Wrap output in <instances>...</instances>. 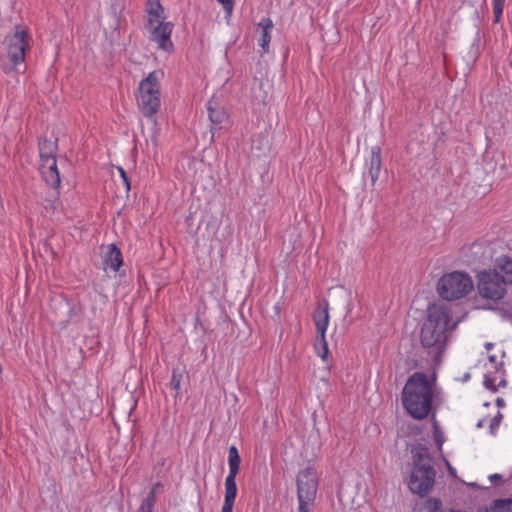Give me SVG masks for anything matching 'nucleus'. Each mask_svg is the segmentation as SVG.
<instances>
[{
    "label": "nucleus",
    "instance_id": "aec40b11",
    "mask_svg": "<svg viewBox=\"0 0 512 512\" xmlns=\"http://www.w3.org/2000/svg\"><path fill=\"white\" fill-rule=\"evenodd\" d=\"M486 512H512V500H510V499L496 500L486 510Z\"/></svg>",
    "mask_w": 512,
    "mask_h": 512
},
{
    "label": "nucleus",
    "instance_id": "412c9836",
    "mask_svg": "<svg viewBox=\"0 0 512 512\" xmlns=\"http://www.w3.org/2000/svg\"><path fill=\"white\" fill-rule=\"evenodd\" d=\"M314 349L318 357L324 361L327 360L329 349L326 337H318L314 344Z\"/></svg>",
    "mask_w": 512,
    "mask_h": 512
},
{
    "label": "nucleus",
    "instance_id": "a211bd4d",
    "mask_svg": "<svg viewBox=\"0 0 512 512\" xmlns=\"http://www.w3.org/2000/svg\"><path fill=\"white\" fill-rule=\"evenodd\" d=\"M57 145L54 141L48 139H41L39 141V156L40 162L46 158H56Z\"/></svg>",
    "mask_w": 512,
    "mask_h": 512
},
{
    "label": "nucleus",
    "instance_id": "f03ea898",
    "mask_svg": "<svg viewBox=\"0 0 512 512\" xmlns=\"http://www.w3.org/2000/svg\"><path fill=\"white\" fill-rule=\"evenodd\" d=\"M434 382L423 372H415L406 381L402 390L403 407L414 419H425L431 412L434 401Z\"/></svg>",
    "mask_w": 512,
    "mask_h": 512
},
{
    "label": "nucleus",
    "instance_id": "dca6fc26",
    "mask_svg": "<svg viewBox=\"0 0 512 512\" xmlns=\"http://www.w3.org/2000/svg\"><path fill=\"white\" fill-rule=\"evenodd\" d=\"M273 27V21L269 17L262 18L258 23V30L260 32L258 44L264 52H267L269 49Z\"/></svg>",
    "mask_w": 512,
    "mask_h": 512
},
{
    "label": "nucleus",
    "instance_id": "72a5a7b5",
    "mask_svg": "<svg viewBox=\"0 0 512 512\" xmlns=\"http://www.w3.org/2000/svg\"><path fill=\"white\" fill-rule=\"evenodd\" d=\"M2 372V365L0 364V373Z\"/></svg>",
    "mask_w": 512,
    "mask_h": 512
},
{
    "label": "nucleus",
    "instance_id": "2f4dec72",
    "mask_svg": "<svg viewBox=\"0 0 512 512\" xmlns=\"http://www.w3.org/2000/svg\"><path fill=\"white\" fill-rule=\"evenodd\" d=\"M491 478H492V479H497V478H500V475H498V474H494V475H492V476H491Z\"/></svg>",
    "mask_w": 512,
    "mask_h": 512
},
{
    "label": "nucleus",
    "instance_id": "c85d7f7f",
    "mask_svg": "<svg viewBox=\"0 0 512 512\" xmlns=\"http://www.w3.org/2000/svg\"><path fill=\"white\" fill-rule=\"evenodd\" d=\"M217 1L223 5L224 10L228 14H231V12L233 10V0H217Z\"/></svg>",
    "mask_w": 512,
    "mask_h": 512
},
{
    "label": "nucleus",
    "instance_id": "20e7f679",
    "mask_svg": "<svg viewBox=\"0 0 512 512\" xmlns=\"http://www.w3.org/2000/svg\"><path fill=\"white\" fill-rule=\"evenodd\" d=\"M137 107L148 119L152 120L161 106L159 72L152 71L139 83L136 93Z\"/></svg>",
    "mask_w": 512,
    "mask_h": 512
},
{
    "label": "nucleus",
    "instance_id": "393cba45",
    "mask_svg": "<svg viewBox=\"0 0 512 512\" xmlns=\"http://www.w3.org/2000/svg\"><path fill=\"white\" fill-rule=\"evenodd\" d=\"M433 436H434L435 442L438 444L439 447H441L444 440H443L442 432L440 431L436 421H434Z\"/></svg>",
    "mask_w": 512,
    "mask_h": 512
},
{
    "label": "nucleus",
    "instance_id": "bb28decb",
    "mask_svg": "<svg viewBox=\"0 0 512 512\" xmlns=\"http://www.w3.org/2000/svg\"><path fill=\"white\" fill-rule=\"evenodd\" d=\"M298 512H312L313 503H306L305 501H298Z\"/></svg>",
    "mask_w": 512,
    "mask_h": 512
},
{
    "label": "nucleus",
    "instance_id": "2eb2a0df",
    "mask_svg": "<svg viewBox=\"0 0 512 512\" xmlns=\"http://www.w3.org/2000/svg\"><path fill=\"white\" fill-rule=\"evenodd\" d=\"M237 496L236 477L227 476L225 479V497L222 506V512H233L235 499Z\"/></svg>",
    "mask_w": 512,
    "mask_h": 512
},
{
    "label": "nucleus",
    "instance_id": "5701e85b",
    "mask_svg": "<svg viewBox=\"0 0 512 512\" xmlns=\"http://www.w3.org/2000/svg\"><path fill=\"white\" fill-rule=\"evenodd\" d=\"M505 0H492L494 23H499L502 18Z\"/></svg>",
    "mask_w": 512,
    "mask_h": 512
},
{
    "label": "nucleus",
    "instance_id": "0eeeda50",
    "mask_svg": "<svg viewBox=\"0 0 512 512\" xmlns=\"http://www.w3.org/2000/svg\"><path fill=\"white\" fill-rule=\"evenodd\" d=\"M506 285L501 274L493 269L483 270L477 275V288L482 298L493 301L502 299L506 294Z\"/></svg>",
    "mask_w": 512,
    "mask_h": 512
},
{
    "label": "nucleus",
    "instance_id": "423d86ee",
    "mask_svg": "<svg viewBox=\"0 0 512 512\" xmlns=\"http://www.w3.org/2000/svg\"><path fill=\"white\" fill-rule=\"evenodd\" d=\"M473 289L471 277L461 271L444 274L438 281L437 292L445 300H457L465 297Z\"/></svg>",
    "mask_w": 512,
    "mask_h": 512
},
{
    "label": "nucleus",
    "instance_id": "b1692460",
    "mask_svg": "<svg viewBox=\"0 0 512 512\" xmlns=\"http://www.w3.org/2000/svg\"><path fill=\"white\" fill-rule=\"evenodd\" d=\"M162 487L160 482H157L153 485L147 496L142 500V502L155 506L156 504V494L158 489Z\"/></svg>",
    "mask_w": 512,
    "mask_h": 512
},
{
    "label": "nucleus",
    "instance_id": "f8f14e48",
    "mask_svg": "<svg viewBox=\"0 0 512 512\" xmlns=\"http://www.w3.org/2000/svg\"><path fill=\"white\" fill-rule=\"evenodd\" d=\"M103 269L108 272H117L123 265L122 253L114 244L108 245L102 255Z\"/></svg>",
    "mask_w": 512,
    "mask_h": 512
},
{
    "label": "nucleus",
    "instance_id": "4be33fe9",
    "mask_svg": "<svg viewBox=\"0 0 512 512\" xmlns=\"http://www.w3.org/2000/svg\"><path fill=\"white\" fill-rule=\"evenodd\" d=\"M420 512H442V503L435 498L428 499Z\"/></svg>",
    "mask_w": 512,
    "mask_h": 512
},
{
    "label": "nucleus",
    "instance_id": "f257e3e1",
    "mask_svg": "<svg viewBox=\"0 0 512 512\" xmlns=\"http://www.w3.org/2000/svg\"><path fill=\"white\" fill-rule=\"evenodd\" d=\"M457 326L452 322L451 307L445 303H433L427 307L425 319L421 325L419 339L424 348L435 349L438 353L445 350L446 342Z\"/></svg>",
    "mask_w": 512,
    "mask_h": 512
},
{
    "label": "nucleus",
    "instance_id": "7ed1b4c3",
    "mask_svg": "<svg viewBox=\"0 0 512 512\" xmlns=\"http://www.w3.org/2000/svg\"><path fill=\"white\" fill-rule=\"evenodd\" d=\"M436 471L432 459L425 447L412 449V462L409 467L406 483L409 490L420 497L430 493L435 484Z\"/></svg>",
    "mask_w": 512,
    "mask_h": 512
},
{
    "label": "nucleus",
    "instance_id": "c756f323",
    "mask_svg": "<svg viewBox=\"0 0 512 512\" xmlns=\"http://www.w3.org/2000/svg\"><path fill=\"white\" fill-rule=\"evenodd\" d=\"M154 507L153 505L141 502L137 512H154Z\"/></svg>",
    "mask_w": 512,
    "mask_h": 512
},
{
    "label": "nucleus",
    "instance_id": "6ab92c4d",
    "mask_svg": "<svg viewBox=\"0 0 512 512\" xmlns=\"http://www.w3.org/2000/svg\"><path fill=\"white\" fill-rule=\"evenodd\" d=\"M241 458L236 446H231L228 450L229 473L227 476L237 477L240 469Z\"/></svg>",
    "mask_w": 512,
    "mask_h": 512
},
{
    "label": "nucleus",
    "instance_id": "ddd939ff",
    "mask_svg": "<svg viewBox=\"0 0 512 512\" xmlns=\"http://www.w3.org/2000/svg\"><path fill=\"white\" fill-rule=\"evenodd\" d=\"M366 166L371 179V184L375 185L379 179L382 166L381 149L379 147H372L369 160L366 162Z\"/></svg>",
    "mask_w": 512,
    "mask_h": 512
},
{
    "label": "nucleus",
    "instance_id": "9b49d317",
    "mask_svg": "<svg viewBox=\"0 0 512 512\" xmlns=\"http://www.w3.org/2000/svg\"><path fill=\"white\" fill-rule=\"evenodd\" d=\"M40 172L44 181L52 188H58L60 185V174L57 167L56 158H46L40 162Z\"/></svg>",
    "mask_w": 512,
    "mask_h": 512
},
{
    "label": "nucleus",
    "instance_id": "4468645a",
    "mask_svg": "<svg viewBox=\"0 0 512 512\" xmlns=\"http://www.w3.org/2000/svg\"><path fill=\"white\" fill-rule=\"evenodd\" d=\"M313 320L317 329L318 337H326V331L329 326V304L324 302L319 306L313 315Z\"/></svg>",
    "mask_w": 512,
    "mask_h": 512
},
{
    "label": "nucleus",
    "instance_id": "a878e982",
    "mask_svg": "<svg viewBox=\"0 0 512 512\" xmlns=\"http://www.w3.org/2000/svg\"><path fill=\"white\" fill-rule=\"evenodd\" d=\"M118 171L120 173V176H121L122 182H123V184L125 186V189L128 192L130 190L131 186H130V181H129L128 177H127V174H126L125 170L122 167H118Z\"/></svg>",
    "mask_w": 512,
    "mask_h": 512
},
{
    "label": "nucleus",
    "instance_id": "1a4fd4ad",
    "mask_svg": "<svg viewBox=\"0 0 512 512\" xmlns=\"http://www.w3.org/2000/svg\"><path fill=\"white\" fill-rule=\"evenodd\" d=\"M297 498L298 501L314 503L318 488L317 472L314 468L308 467L297 475Z\"/></svg>",
    "mask_w": 512,
    "mask_h": 512
},
{
    "label": "nucleus",
    "instance_id": "473e14b6",
    "mask_svg": "<svg viewBox=\"0 0 512 512\" xmlns=\"http://www.w3.org/2000/svg\"><path fill=\"white\" fill-rule=\"evenodd\" d=\"M486 347H487V349H490L492 347V344L491 343H487Z\"/></svg>",
    "mask_w": 512,
    "mask_h": 512
},
{
    "label": "nucleus",
    "instance_id": "7c9ffc66",
    "mask_svg": "<svg viewBox=\"0 0 512 512\" xmlns=\"http://www.w3.org/2000/svg\"><path fill=\"white\" fill-rule=\"evenodd\" d=\"M172 383H173V386H174L175 389H179L180 388V381L179 380L175 381V376H173Z\"/></svg>",
    "mask_w": 512,
    "mask_h": 512
},
{
    "label": "nucleus",
    "instance_id": "f3484780",
    "mask_svg": "<svg viewBox=\"0 0 512 512\" xmlns=\"http://www.w3.org/2000/svg\"><path fill=\"white\" fill-rule=\"evenodd\" d=\"M493 270L502 274L501 277L506 284H512V258L506 255L497 257Z\"/></svg>",
    "mask_w": 512,
    "mask_h": 512
},
{
    "label": "nucleus",
    "instance_id": "39448f33",
    "mask_svg": "<svg viewBox=\"0 0 512 512\" xmlns=\"http://www.w3.org/2000/svg\"><path fill=\"white\" fill-rule=\"evenodd\" d=\"M148 5L147 29L151 40L157 43L159 48L171 51L173 48L171 41L173 24L165 21L164 9L158 0L150 1Z\"/></svg>",
    "mask_w": 512,
    "mask_h": 512
},
{
    "label": "nucleus",
    "instance_id": "9d476101",
    "mask_svg": "<svg viewBox=\"0 0 512 512\" xmlns=\"http://www.w3.org/2000/svg\"><path fill=\"white\" fill-rule=\"evenodd\" d=\"M207 110L209 119L215 129L229 128L232 125L228 110L224 107L218 106L214 99L208 101Z\"/></svg>",
    "mask_w": 512,
    "mask_h": 512
},
{
    "label": "nucleus",
    "instance_id": "6e6552de",
    "mask_svg": "<svg viewBox=\"0 0 512 512\" xmlns=\"http://www.w3.org/2000/svg\"><path fill=\"white\" fill-rule=\"evenodd\" d=\"M6 43L11 67H4V71L9 72L16 70L20 64L24 63L26 52L30 49L29 34L26 30L17 27L13 34L6 37Z\"/></svg>",
    "mask_w": 512,
    "mask_h": 512
},
{
    "label": "nucleus",
    "instance_id": "cd10ccee",
    "mask_svg": "<svg viewBox=\"0 0 512 512\" xmlns=\"http://www.w3.org/2000/svg\"><path fill=\"white\" fill-rule=\"evenodd\" d=\"M484 385L486 388L490 389L493 392L497 391V385L495 384L494 379L488 376H485Z\"/></svg>",
    "mask_w": 512,
    "mask_h": 512
}]
</instances>
